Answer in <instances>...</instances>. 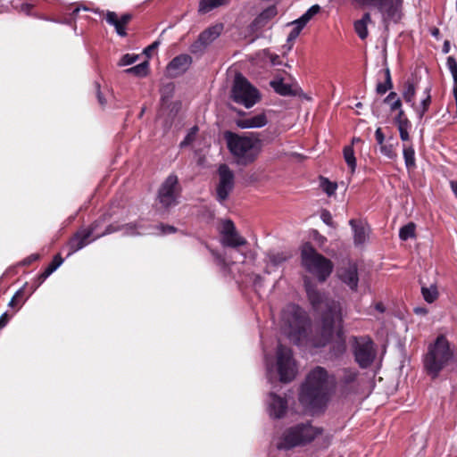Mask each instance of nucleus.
Masks as SVG:
<instances>
[{
	"label": "nucleus",
	"instance_id": "nucleus-49",
	"mask_svg": "<svg viewBox=\"0 0 457 457\" xmlns=\"http://www.w3.org/2000/svg\"><path fill=\"white\" fill-rule=\"evenodd\" d=\"M375 138L378 145H383L386 142L385 135L381 128H378L375 131Z\"/></svg>",
	"mask_w": 457,
	"mask_h": 457
},
{
	"label": "nucleus",
	"instance_id": "nucleus-24",
	"mask_svg": "<svg viewBox=\"0 0 457 457\" xmlns=\"http://www.w3.org/2000/svg\"><path fill=\"white\" fill-rule=\"evenodd\" d=\"M63 262L60 254H56L46 269L35 280L36 287H39L54 271H55Z\"/></svg>",
	"mask_w": 457,
	"mask_h": 457
},
{
	"label": "nucleus",
	"instance_id": "nucleus-13",
	"mask_svg": "<svg viewBox=\"0 0 457 457\" xmlns=\"http://www.w3.org/2000/svg\"><path fill=\"white\" fill-rule=\"evenodd\" d=\"M218 175L219 183L216 187V198L220 203H223L234 188L235 175L225 163L219 166Z\"/></svg>",
	"mask_w": 457,
	"mask_h": 457
},
{
	"label": "nucleus",
	"instance_id": "nucleus-8",
	"mask_svg": "<svg viewBox=\"0 0 457 457\" xmlns=\"http://www.w3.org/2000/svg\"><path fill=\"white\" fill-rule=\"evenodd\" d=\"M230 96L235 103L245 108H251L261 98L258 89L241 74L235 77Z\"/></svg>",
	"mask_w": 457,
	"mask_h": 457
},
{
	"label": "nucleus",
	"instance_id": "nucleus-14",
	"mask_svg": "<svg viewBox=\"0 0 457 457\" xmlns=\"http://www.w3.org/2000/svg\"><path fill=\"white\" fill-rule=\"evenodd\" d=\"M104 220H97L94 221L88 228H80L78 230L74 236L69 241L70 253H73L86 245H87L92 241L96 240L95 232L97 230L98 227L103 223Z\"/></svg>",
	"mask_w": 457,
	"mask_h": 457
},
{
	"label": "nucleus",
	"instance_id": "nucleus-39",
	"mask_svg": "<svg viewBox=\"0 0 457 457\" xmlns=\"http://www.w3.org/2000/svg\"><path fill=\"white\" fill-rule=\"evenodd\" d=\"M354 30L361 39H365L368 37L367 25L362 21H356L354 22Z\"/></svg>",
	"mask_w": 457,
	"mask_h": 457
},
{
	"label": "nucleus",
	"instance_id": "nucleus-9",
	"mask_svg": "<svg viewBox=\"0 0 457 457\" xmlns=\"http://www.w3.org/2000/svg\"><path fill=\"white\" fill-rule=\"evenodd\" d=\"M351 343L355 362L361 369L370 368L377 356V349L372 339L369 337H353Z\"/></svg>",
	"mask_w": 457,
	"mask_h": 457
},
{
	"label": "nucleus",
	"instance_id": "nucleus-2",
	"mask_svg": "<svg viewBox=\"0 0 457 457\" xmlns=\"http://www.w3.org/2000/svg\"><path fill=\"white\" fill-rule=\"evenodd\" d=\"M337 388V378L327 369L316 366L307 374L299 393L300 403L307 407L325 405Z\"/></svg>",
	"mask_w": 457,
	"mask_h": 457
},
{
	"label": "nucleus",
	"instance_id": "nucleus-60",
	"mask_svg": "<svg viewBox=\"0 0 457 457\" xmlns=\"http://www.w3.org/2000/svg\"><path fill=\"white\" fill-rule=\"evenodd\" d=\"M363 4H373V5H376L378 7V4L382 1V0H361Z\"/></svg>",
	"mask_w": 457,
	"mask_h": 457
},
{
	"label": "nucleus",
	"instance_id": "nucleus-22",
	"mask_svg": "<svg viewBox=\"0 0 457 457\" xmlns=\"http://www.w3.org/2000/svg\"><path fill=\"white\" fill-rule=\"evenodd\" d=\"M270 86L274 91L283 96H297L299 87L297 85L287 84L284 82V79L280 77H276L270 82Z\"/></svg>",
	"mask_w": 457,
	"mask_h": 457
},
{
	"label": "nucleus",
	"instance_id": "nucleus-46",
	"mask_svg": "<svg viewBox=\"0 0 457 457\" xmlns=\"http://www.w3.org/2000/svg\"><path fill=\"white\" fill-rule=\"evenodd\" d=\"M322 187H323V190L328 195H332L337 188V185L336 183H332L330 181H328V179H326L323 183H322Z\"/></svg>",
	"mask_w": 457,
	"mask_h": 457
},
{
	"label": "nucleus",
	"instance_id": "nucleus-1",
	"mask_svg": "<svg viewBox=\"0 0 457 457\" xmlns=\"http://www.w3.org/2000/svg\"><path fill=\"white\" fill-rule=\"evenodd\" d=\"M304 287L312 307L321 313L320 340L316 345L324 346L331 343L329 348L330 358L339 359L346 352L340 303L326 298L307 278H304Z\"/></svg>",
	"mask_w": 457,
	"mask_h": 457
},
{
	"label": "nucleus",
	"instance_id": "nucleus-3",
	"mask_svg": "<svg viewBox=\"0 0 457 457\" xmlns=\"http://www.w3.org/2000/svg\"><path fill=\"white\" fill-rule=\"evenodd\" d=\"M456 361V351L444 335H439L433 343L428 345L423 359L424 369L433 379Z\"/></svg>",
	"mask_w": 457,
	"mask_h": 457
},
{
	"label": "nucleus",
	"instance_id": "nucleus-18",
	"mask_svg": "<svg viewBox=\"0 0 457 457\" xmlns=\"http://www.w3.org/2000/svg\"><path fill=\"white\" fill-rule=\"evenodd\" d=\"M192 63V58L188 54H179L174 57L167 66L169 76L175 78L187 71Z\"/></svg>",
	"mask_w": 457,
	"mask_h": 457
},
{
	"label": "nucleus",
	"instance_id": "nucleus-4",
	"mask_svg": "<svg viewBox=\"0 0 457 457\" xmlns=\"http://www.w3.org/2000/svg\"><path fill=\"white\" fill-rule=\"evenodd\" d=\"M224 139L235 162L240 166H247L254 162L262 152V141L253 134L239 135L226 131Z\"/></svg>",
	"mask_w": 457,
	"mask_h": 457
},
{
	"label": "nucleus",
	"instance_id": "nucleus-40",
	"mask_svg": "<svg viewBox=\"0 0 457 457\" xmlns=\"http://www.w3.org/2000/svg\"><path fill=\"white\" fill-rule=\"evenodd\" d=\"M446 64H447L449 71H451V73L453 75L454 82L457 83V62H456L455 59L452 56H449L447 58Z\"/></svg>",
	"mask_w": 457,
	"mask_h": 457
},
{
	"label": "nucleus",
	"instance_id": "nucleus-48",
	"mask_svg": "<svg viewBox=\"0 0 457 457\" xmlns=\"http://www.w3.org/2000/svg\"><path fill=\"white\" fill-rule=\"evenodd\" d=\"M320 219L322 220V221L324 223H326L327 225L328 226H331L333 227V219H332V215L331 213L327 211V210H323L321 212V214H320Z\"/></svg>",
	"mask_w": 457,
	"mask_h": 457
},
{
	"label": "nucleus",
	"instance_id": "nucleus-33",
	"mask_svg": "<svg viewBox=\"0 0 457 457\" xmlns=\"http://www.w3.org/2000/svg\"><path fill=\"white\" fill-rule=\"evenodd\" d=\"M344 158L351 172L353 173L356 168V159L352 146L348 145L344 148Z\"/></svg>",
	"mask_w": 457,
	"mask_h": 457
},
{
	"label": "nucleus",
	"instance_id": "nucleus-57",
	"mask_svg": "<svg viewBox=\"0 0 457 457\" xmlns=\"http://www.w3.org/2000/svg\"><path fill=\"white\" fill-rule=\"evenodd\" d=\"M175 230L176 229H175L174 227H171V226H162V232L163 234L173 233Z\"/></svg>",
	"mask_w": 457,
	"mask_h": 457
},
{
	"label": "nucleus",
	"instance_id": "nucleus-37",
	"mask_svg": "<svg viewBox=\"0 0 457 457\" xmlns=\"http://www.w3.org/2000/svg\"><path fill=\"white\" fill-rule=\"evenodd\" d=\"M142 225L139 223H128L121 226V229L124 230L126 236H137L141 234L137 231L138 228H142Z\"/></svg>",
	"mask_w": 457,
	"mask_h": 457
},
{
	"label": "nucleus",
	"instance_id": "nucleus-30",
	"mask_svg": "<svg viewBox=\"0 0 457 457\" xmlns=\"http://www.w3.org/2000/svg\"><path fill=\"white\" fill-rule=\"evenodd\" d=\"M403 154L404 158L405 166L408 170L414 169L416 167L415 161V151L412 145H403Z\"/></svg>",
	"mask_w": 457,
	"mask_h": 457
},
{
	"label": "nucleus",
	"instance_id": "nucleus-41",
	"mask_svg": "<svg viewBox=\"0 0 457 457\" xmlns=\"http://www.w3.org/2000/svg\"><path fill=\"white\" fill-rule=\"evenodd\" d=\"M277 15V8L275 6H270L265 9L259 16L261 21L269 20Z\"/></svg>",
	"mask_w": 457,
	"mask_h": 457
},
{
	"label": "nucleus",
	"instance_id": "nucleus-7",
	"mask_svg": "<svg viewBox=\"0 0 457 457\" xmlns=\"http://www.w3.org/2000/svg\"><path fill=\"white\" fill-rule=\"evenodd\" d=\"M301 265L320 282L326 281L334 268L332 262L318 253L311 243H305L301 247Z\"/></svg>",
	"mask_w": 457,
	"mask_h": 457
},
{
	"label": "nucleus",
	"instance_id": "nucleus-63",
	"mask_svg": "<svg viewBox=\"0 0 457 457\" xmlns=\"http://www.w3.org/2000/svg\"><path fill=\"white\" fill-rule=\"evenodd\" d=\"M375 309H376L377 311H378L379 312H385V307H384V305H383V303H376V305H375Z\"/></svg>",
	"mask_w": 457,
	"mask_h": 457
},
{
	"label": "nucleus",
	"instance_id": "nucleus-26",
	"mask_svg": "<svg viewBox=\"0 0 457 457\" xmlns=\"http://www.w3.org/2000/svg\"><path fill=\"white\" fill-rule=\"evenodd\" d=\"M402 95L406 103L410 104L412 108H416V87L412 80L408 79L404 82Z\"/></svg>",
	"mask_w": 457,
	"mask_h": 457
},
{
	"label": "nucleus",
	"instance_id": "nucleus-59",
	"mask_svg": "<svg viewBox=\"0 0 457 457\" xmlns=\"http://www.w3.org/2000/svg\"><path fill=\"white\" fill-rule=\"evenodd\" d=\"M384 74H385V81H386L387 84L389 85V83L392 82L391 73H390L389 68H386L384 70Z\"/></svg>",
	"mask_w": 457,
	"mask_h": 457
},
{
	"label": "nucleus",
	"instance_id": "nucleus-16",
	"mask_svg": "<svg viewBox=\"0 0 457 457\" xmlns=\"http://www.w3.org/2000/svg\"><path fill=\"white\" fill-rule=\"evenodd\" d=\"M403 0H382L378 9L381 12L383 21L387 25L390 21L398 22L402 18Z\"/></svg>",
	"mask_w": 457,
	"mask_h": 457
},
{
	"label": "nucleus",
	"instance_id": "nucleus-54",
	"mask_svg": "<svg viewBox=\"0 0 457 457\" xmlns=\"http://www.w3.org/2000/svg\"><path fill=\"white\" fill-rule=\"evenodd\" d=\"M96 89H97L96 96H97V99H98V103L100 104V105L104 106L106 104V100L103 96V94L100 91V87H99L98 84H96Z\"/></svg>",
	"mask_w": 457,
	"mask_h": 457
},
{
	"label": "nucleus",
	"instance_id": "nucleus-5",
	"mask_svg": "<svg viewBox=\"0 0 457 457\" xmlns=\"http://www.w3.org/2000/svg\"><path fill=\"white\" fill-rule=\"evenodd\" d=\"M323 434V428L316 427L310 421L300 422L287 428L278 437V450L289 451L295 447H303L312 444Z\"/></svg>",
	"mask_w": 457,
	"mask_h": 457
},
{
	"label": "nucleus",
	"instance_id": "nucleus-25",
	"mask_svg": "<svg viewBox=\"0 0 457 457\" xmlns=\"http://www.w3.org/2000/svg\"><path fill=\"white\" fill-rule=\"evenodd\" d=\"M397 145L398 142L393 137H390L386 142L379 145L380 153L390 160H395L397 158Z\"/></svg>",
	"mask_w": 457,
	"mask_h": 457
},
{
	"label": "nucleus",
	"instance_id": "nucleus-27",
	"mask_svg": "<svg viewBox=\"0 0 457 457\" xmlns=\"http://www.w3.org/2000/svg\"><path fill=\"white\" fill-rule=\"evenodd\" d=\"M349 223L354 232V235H353L354 244L355 245L364 244L368 238L366 228L361 224L357 223L354 220H351L349 221Z\"/></svg>",
	"mask_w": 457,
	"mask_h": 457
},
{
	"label": "nucleus",
	"instance_id": "nucleus-38",
	"mask_svg": "<svg viewBox=\"0 0 457 457\" xmlns=\"http://www.w3.org/2000/svg\"><path fill=\"white\" fill-rule=\"evenodd\" d=\"M290 25H293L294 28L290 31L287 37V41H294L297 38L302 29L304 28V26L301 23H298V21L295 20L293 22L289 23Z\"/></svg>",
	"mask_w": 457,
	"mask_h": 457
},
{
	"label": "nucleus",
	"instance_id": "nucleus-23",
	"mask_svg": "<svg viewBox=\"0 0 457 457\" xmlns=\"http://www.w3.org/2000/svg\"><path fill=\"white\" fill-rule=\"evenodd\" d=\"M289 258V255L283 252H274L270 251L266 253L265 256V272L267 274L271 273V268H277L280 266L283 262H285Z\"/></svg>",
	"mask_w": 457,
	"mask_h": 457
},
{
	"label": "nucleus",
	"instance_id": "nucleus-43",
	"mask_svg": "<svg viewBox=\"0 0 457 457\" xmlns=\"http://www.w3.org/2000/svg\"><path fill=\"white\" fill-rule=\"evenodd\" d=\"M411 124H402V126L397 127L400 134V138L403 142H407L410 140L409 129H411Z\"/></svg>",
	"mask_w": 457,
	"mask_h": 457
},
{
	"label": "nucleus",
	"instance_id": "nucleus-42",
	"mask_svg": "<svg viewBox=\"0 0 457 457\" xmlns=\"http://www.w3.org/2000/svg\"><path fill=\"white\" fill-rule=\"evenodd\" d=\"M395 122L397 127L402 126V124L403 125V124L404 125L411 124V121L409 120V119L407 118V116L405 115L404 111L403 109L398 111V113L395 118Z\"/></svg>",
	"mask_w": 457,
	"mask_h": 457
},
{
	"label": "nucleus",
	"instance_id": "nucleus-21",
	"mask_svg": "<svg viewBox=\"0 0 457 457\" xmlns=\"http://www.w3.org/2000/svg\"><path fill=\"white\" fill-rule=\"evenodd\" d=\"M235 122L236 125L242 129H259L264 127L268 123V119L266 114L262 112L252 117L237 119Z\"/></svg>",
	"mask_w": 457,
	"mask_h": 457
},
{
	"label": "nucleus",
	"instance_id": "nucleus-17",
	"mask_svg": "<svg viewBox=\"0 0 457 457\" xmlns=\"http://www.w3.org/2000/svg\"><path fill=\"white\" fill-rule=\"evenodd\" d=\"M221 234V244L224 246L236 248L247 244L245 238L238 234L234 223L230 220L224 221Z\"/></svg>",
	"mask_w": 457,
	"mask_h": 457
},
{
	"label": "nucleus",
	"instance_id": "nucleus-53",
	"mask_svg": "<svg viewBox=\"0 0 457 457\" xmlns=\"http://www.w3.org/2000/svg\"><path fill=\"white\" fill-rule=\"evenodd\" d=\"M10 320V316L7 312H4L0 317V329L4 328Z\"/></svg>",
	"mask_w": 457,
	"mask_h": 457
},
{
	"label": "nucleus",
	"instance_id": "nucleus-52",
	"mask_svg": "<svg viewBox=\"0 0 457 457\" xmlns=\"http://www.w3.org/2000/svg\"><path fill=\"white\" fill-rule=\"evenodd\" d=\"M158 45H159V42H157V41L154 42L152 45L148 46L144 50V54H146L147 56H151L152 52L157 48Z\"/></svg>",
	"mask_w": 457,
	"mask_h": 457
},
{
	"label": "nucleus",
	"instance_id": "nucleus-44",
	"mask_svg": "<svg viewBox=\"0 0 457 457\" xmlns=\"http://www.w3.org/2000/svg\"><path fill=\"white\" fill-rule=\"evenodd\" d=\"M119 230H121V226H118L116 224H110L105 228V229L102 233L96 234V238L102 237L104 236L117 232Z\"/></svg>",
	"mask_w": 457,
	"mask_h": 457
},
{
	"label": "nucleus",
	"instance_id": "nucleus-28",
	"mask_svg": "<svg viewBox=\"0 0 457 457\" xmlns=\"http://www.w3.org/2000/svg\"><path fill=\"white\" fill-rule=\"evenodd\" d=\"M230 0H201L199 2L198 12L207 13L215 8L227 4Z\"/></svg>",
	"mask_w": 457,
	"mask_h": 457
},
{
	"label": "nucleus",
	"instance_id": "nucleus-12",
	"mask_svg": "<svg viewBox=\"0 0 457 457\" xmlns=\"http://www.w3.org/2000/svg\"><path fill=\"white\" fill-rule=\"evenodd\" d=\"M277 369L282 382L292 381L297 373L291 349L282 345H278L277 350Z\"/></svg>",
	"mask_w": 457,
	"mask_h": 457
},
{
	"label": "nucleus",
	"instance_id": "nucleus-61",
	"mask_svg": "<svg viewBox=\"0 0 457 457\" xmlns=\"http://www.w3.org/2000/svg\"><path fill=\"white\" fill-rule=\"evenodd\" d=\"M212 253L214 255V257L216 258L219 264H225V260L219 253H217L213 251Z\"/></svg>",
	"mask_w": 457,
	"mask_h": 457
},
{
	"label": "nucleus",
	"instance_id": "nucleus-47",
	"mask_svg": "<svg viewBox=\"0 0 457 457\" xmlns=\"http://www.w3.org/2000/svg\"><path fill=\"white\" fill-rule=\"evenodd\" d=\"M393 87V82H390L389 85L386 81L379 82L377 85L376 91L379 95H384L386 91L390 90Z\"/></svg>",
	"mask_w": 457,
	"mask_h": 457
},
{
	"label": "nucleus",
	"instance_id": "nucleus-64",
	"mask_svg": "<svg viewBox=\"0 0 457 457\" xmlns=\"http://www.w3.org/2000/svg\"><path fill=\"white\" fill-rule=\"evenodd\" d=\"M453 96H454V99L456 102L457 101V83H455V87L453 88Z\"/></svg>",
	"mask_w": 457,
	"mask_h": 457
},
{
	"label": "nucleus",
	"instance_id": "nucleus-29",
	"mask_svg": "<svg viewBox=\"0 0 457 457\" xmlns=\"http://www.w3.org/2000/svg\"><path fill=\"white\" fill-rule=\"evenodd\" d=\"M105 20L109 24L114 26L118 35L120 37H125L127 35L126 26L120 21L116 12L108 11L105 15Z\"/></svg>",
	"mask_w": 457,
	"mask_h": 457
},
{
	"label": "nucleus",
	"instance_id": "nucleus-58",
	"mask_svg": "<svg viewBox=\"0 0 457 457\" xmlns=\"http://www.w3.org/2000/svg\"><path fill=\"white\" fill-rule=\"evenodd\" d=\"M359 21H362V22H364V24L368 25L370 22H371L370 14L369 12L364 13L362 18Z\"/></svg>",
	"mask_w": 457,
	"mask_h": 457
},
{
	"label": "nucleus",
	"instance_id": "nucleus-6",
	"mask_svg": "<svg viewBox=\"0 0 457 457\" xmlns=\"http://www.w3.org/2000/svg\"><path fill=\"white\" fill-rule=\"evenodd\" d=\"M310 326V319L301 307L295 304L287 305L281 314V329L288 339L298 344L305 337Z\"/></svg>",
	"mask_w": 457,
	"mask_h": 457
},
{
	"label": "nucleus",
	"instance_id": "nucleus-32",
	"mask_svg": "<svg viewBox=\"0 0 457 457\" xmlns=\"http://www.w3.org/2000/svg\"><path fill=\"white\" fill-rule=\"evenodd\" d=\"M421 294L424 300L428 303H434L438 297L437 287L435 285H431L428 287H422Z\"/></svg>",
	"mask_w": 457,
	"mask_h": 457
},
{
	"label": "nucleus",
	"instance_id": "nucleus-51",
	"mask_svg": "<svg viewBox=\"0 0 457 457\" xmlns=\"http://www.w3.org/2000/svg\"><path fill=\"white\" fill-rule=\"evenodd\" d=\"M390 105V111H400L402 110V101L400 98H396L395 101L388 104Z\"/></svg>",
	"mask_w": 457,
	"mask_h": 457
},
{
	"label": "nucleus",
	"instance_id": "nucleus-55",
	"mask_svg": "<svg viewBox=\"0 0 457 457\" xmlns=\"http://www.w3.org/2000/svg\"><path fill=\"white\" fill-rule=\"evenodd\" d=\"M131 19L132 15L129 13H124L120 16V18H119L120 21L125 26L131 21Z\"/></svg>",
	"mask_w": 457,
	"mask_h": 457
},
{
	"label": "nucleus",
	"instance_id": "nucleus-56",
	"mask_svg": "<svg viewBox=\"0 0 457 457\" xmlns=\"http://www.w3.org/2000/svg\"><path fill=\"white\" fill-rule=\"evenodd\" d=\"M396 98H399L397 96V94L395 92H390L387 96L384 99L385 104H390L391 102L395 101Z\"/></svg>",
	"mask_w": 457,
	"mask_h": 457
},
{
	"label": "nucleus",
	"instance_id": "nucleus-19",
	"mask_svg": "<svg viewBox=\"0 0 457 457\" xmlns=\"http://www.w3.org/2000/svg\"><path fill=\"white\" fill-rule=\"evenodd\" d=\"M338 278L345 283L351 290L356 291L358 288V269L356 264L349 263L345 267H341L338 270Z\"/></svg>",
	"mask_w": 457,
	"mask_h": 457
},
{
	"label": "nucleus",
	"instance_id": "nucleus-15",
	"mask_svg": "<svg viewBox=\"0 0 457 457\" xmlns=\"http://www.w3.org/2000/svg\"><path fill=\"white\" fill-rule=\"evenodd\" d=\"M222 24H216L204 29L190 46V52L195 54H203L206 47L211 45L221 33Z\"/></svg>",
	"mask_w": 457,
	"mask_h": 457
},
{
	"label": "nucleus",
	"instance_id": "nucleus-10",
	"mask_svg": "<svg viewBox=\"0 0 457 457\" xmlns=\"http://www.w3.org/2000/svg\"><path fill=\"white\" fill-rule=\"evenodd\" d=\"M362 386L360 371L353 367H345L339 370L337 388L339 394L347 397L359 394Z\"/></svg>",
	"mask_w": 457,
	"mask_h": 457
},
{
	"label": "nucleus",
	"instance_id": "nucleus-20",
	"mask_svg": "<svg viewBox=\"0 0 457 457\" xmlns=\"http://www.w3.org/2000/svg\"><path fill=\"white\" fill-rule=\"evenodd\" d=\"M287 410V401L274 393L270 394L269 414L273 419H281Z\"/></svg>",
	"mask_w": 457,
	"mask_h": 457
},
{
	"label": "nucleus",
	"instance_id": "nucleus-50",
	"mask_svg": "<svg viewBox=\"0 0 457 457\" xmlns=\"http://www.w3.org/2000/svg\"><path fill=\"white\" fill-rule=\"evenodd\" d=\"M13 300L17 302L19 305L24 303L25 298H24V289H21L15 293V295L12 296Z\"/></svg>",
	"mask_w": 457,
	"mask_h": 457
},
{
	"label": "nucleus",
	"instance_id": "nucleus-36",
	"mask_svg": "<svg viewBox=\"0 0 457 457\" xmlns=\"http://www.w3.org/2000/svg\"><path fill=\"white\" fill-rule=\"evenodd\" d=\"M429 92H430V88L428 87V88H427V89H426L427 96H426V98H425V99H423V100L421 101V104H420V107H418V106L416 105V108H414V109L417 111V112H418V114H419L420 118H422V117H423V115H424V114L427 112V111L428 110L429 104H430V103H431V96H430Z\"/></svg>",
	"mask_w": 457,
	"mask_h": 457
},
{
	"label": "nucleus",
	"instance_id": "nucleus-45",
	"mask_svg": "<svg viewBox=\"0 0 457 457\" xmlns=\"http://www.w3.org/2000/svg\"><path fill=\"white\" fill-rule=\"evenodd\" d=\"M137 59V55L133 54H124L121 59L120 60L119 65L120 66H127L134 63Z\"/></svg>",
	"mask_w": 457,
	"mask_h": 457
},
{
	"label": "nucleus",
	"instance_id": "nucleus-34",
	"mask_svg": "<svg viewBox=\"0 0 457 457\" xmlns=\"http://www.w3.org/2000/svg\"><path fill=\"white\" fill-rule=\"evenodd\" d=\"M320 11V6L319 4H314L312 7H310L299 19L296 21L298 23L303 24L305 26L311 19L316 15Z\"/></svg>",
	"mask_w": 457,
	"mask_h": 457
},
{
	"label": "nucleus",
	"instance_id": "nucleus-31",
	"mask_svg": "<svg viewBox=\"0 0 457 457\" xmlns=\"http://www.w3.org/2000/svg\"><path fill=\"white\" fill-rule=\"evenodd\" d=\"M149 63L147 61L141 62L134 67L126 69L124 71L125 73L132 74L138 78L145 77L148 73Z\"/></svg>",
	"mask_w": 457,
	"mask_h": 457
},
{
	"label": "nucleus",
	"instance_id": "nucleus-11",
	"mask_svg": "<svg viewBox=\"0 0 457 457\" xmlns=\"http://www.w3.org/2000/svg\"><path fill=\"white\" fill-rule=\"evenodd\" d=\"M179 195L180 187L179 185L178 177L174 174H170L163 181L158 190V203L162 208L169 209L178 204Z\"/></svg>",
	"mask_w": 457,
	"mask_h": 457
},
{
	"label": "nucleus",
	"instance_id": "nucleus-62",
	"mask_svg": "<svg viewBox=\"0 0 457 457\" xmlns=\"http://www.w3.org/2000/svg\"><path fill=\"white\" fill-rule=\"evenodd\" d=\"M450 185H451V188H452L453 192L454 193L455 196L457 197V181L452 180L450 182Z\"/></svg>",
	"mask_w": 457,
	"mask_h": 457
},
{
	"label": "nucleus",
	"instance_id": "nucleus-35",
	"mask_svg": "<svg viewBox=\"0 0 457 457\" xmlns=\"http://www.w3.org/2000/svg\"><path fill=\"white\" fill-rule=\"evenodd\" d=\"M415 224L410 222L405 226L402 227L399 231V237L402 240L405 241L409 238L415 237Z\"/></svg>",
	"mask_w": 457,
	"mask_h": 457
}]
</instances>
